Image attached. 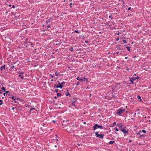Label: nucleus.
I'll list each match as a JSON object with an SVG mask.
<instances>
[{
	"mask_svg": "<svg viewBox=\"0 0 151 151\" xmlns=\"http://www.w3.org/2000/svg\"><path fill=\"white\" fill-rule=\"evenodd\" d=\"M125 111V110L124 109L120 108L117 110V112L116 113V114H118L119 115H120L121 114L123 113Z\"/></svg>",
	"mask_w": 151,
	"mask_h": 151,
	"instance_id": "obj_1",
	"label": "nucleus"
},
{
	"mask_svg": "<svg viewBox=\"0 0 151 151\" xmlns=\"http://www.w3.org/2000/svg\"><path fill=\"white\" fill-rule=\"evenodd\" d=\"M93 128L94 130L96 129L97 128H100V129H103V127L100 125H98L97 124H95L93 127Z\"/></svg>",
	"mask_w": 151,
	"mask_h": 151,
	"instance_id": "obj_2",
	"label": "nucleus"
},
{
	"mask_svg": "<svg viewBox=\"0 0 151 151\" xmlns=\"http://www.w3.org/2000/svg\"><path fill=\"white\" fill-rule=\"evenodd\" d=\"M121 131L124 134H127L128 132V130H126V127H125L123 129H120Z\"/></svg>",
	"mask_w": 151,
	"mask_h": 151,
	"instance_id": "obj_3",
	"label": "nucleus"
},
{
	"mask_svg": "<svg viewBox=\"0 0 151 151\" xmlns=\"http://www.w3.org/2000/svg\"><path fill=\"white\" fill-rule=\"evenodd\" d=\"M139 78V77L138 76H137V77H132L130 78L129 81L131 82V83H133V82L136 79H137Z\"/></svg>",
	"mask_w": 151,
	"mask_h": 151,
	"instance_id": "obj_4",
	"label": "nucleus"
},
{
	"mask_svg": "<svg viewBox=\"0 0 151 151\" xmlns=\"http://www.w3.org/2000/svg\"><path fill=\"white\" fill-rule=\"evenodd\" d=\"M24 73V72H21L20 73H19V76H20L21 78L23 79H24V76L22 75V74H23Z\"/></svg>",
	"mask_w": 151,
	"mask_h": 151,
	"instance_id": "obj_5",
	"label": "nucleus"
},
{
	"mask_svg": "<svg viewBox=\"0 0 151 151\" xmlns=\"http://www.w3.org/2000/svg\"><path fill=\"white\" fill-rule=\"evenodd\" d=\"M53 19V18L52 17H50V18L48 20L46 21V23L47 24H48V23H49L51 21H52Z\"/></svg>",
	"mask_w": 151,
	"mask_h": 151,
	"instance_id": "obj_6",
	"label": "nucleus"
},
{
	"mask_svg": "<svg viewBox=\"0 0 151 151\" xmlns=\"http://www.w3.org/2000/svg\"><path fill=\"white\" fill-rule=\"evenodd\" d=\"M77 79V80H78L79 81H84V79H86V78H80L79 77H77V78H76Z\"/></svg>",
	"mask_w": 151,
	"mask_h": 151,
	"instance_id": "obj_7",
	"label": "nucleus"
},
{
	"mask_svg": "<svg viewBox=\"0 0 151 151\" xmlns=\"http://www.w3.org/2000/svg\"><path fill=\"white\" fill-rule=\"evenodd\" d=\"M65 95L66 96H68L70 97H71V94L69 93L68 90L67 91V92L65 93Z\"/></svg>",
	"mask_w": 151,
	"mask_h": 151,
	"instance_id": "obj_8",
	"label": "nucleus"
},
{
	"mask_svg": "<svg viewBox=\"0 0 151 151\" xmlns=\"http://www.w3.org/2000/svg\"><path fill=\"white\" fill-rule=\"evenodd\" d=\"M6 93H8V95L10 96H12V95L11 94V93H10V92L9 91H5Z\"/></svg>",
	"mask_w": 151,
	"mask_h": 151,
	"instance_id": "obj_9",
	"label": "nucleus"
},
{
	"mask_svg": "<svg viewBox=\"0 0 151 151\" xmlns=\"http://www.w3.org/2000/svg\"><path fill=\"white\" fill-rule=\"evenodd\" d=\"M104 135L103 134H99V138H100L102 139L104 138Z\"/></svg>",
	"mask_w": 151,
	"mask_h": 151,
	"instance_id": "obj_10",
	"label": "nucleus"
},
{
	"mask_svg": "<svg viewBox=\"0 0 151 151\" xmlns=\"http://www.w3.org/2000/svg\"><path fill=\"white\" fill-rule=\"evenodd\" d=\"M5 65H4L3 66L0 67V69L1 70H2L3 69H4L5 68Z\"/></svg>",
	"mask_w": 151,
	"mask_h": 151,
	"instance_id": "obj_11",
	"label": "nucleus"
},
{
	"mask_svg": "<svg viewBox=\"0 0 151 151\" xmlns=\"http://www.w3.org/2000/svg\"><path fill=\"white\" fill-rule=\"evenodd\" d=\"M95 134L96 137H99L100 134L98 133L97 132H95Z\"/></svg>",
	"mask_w": 151,
	"mask_h": 151,
	"instance_id": "obj_12",
	"label": "nucleus"
},
{
	"mask_svg": "<svg viewBox=\"0 0 151 151\" xmlns=\"http://www.w3.org/2000/svg\"><path fill=\"white\" fill-rule=\"evenodd\" d=\"M57 95L58 97H60L61 96V94L60 93H57Z\"/></svg>",
	"mask_w": 151,
	"mask_h": 151,
	"instance_id": "obj_13",
	"label": "nucleus"
},
{
	"mask_svg": "<svg viewBox=\"0 0 151 151\" xmlns=\"http://www.w3.org/2000/svg\"><path fill=\"white\" fill-rule=\"evenodd\" d=\"M59 85H58V86H59V88H62L63 87V86L60 83H59Z\"/></svg>",
	"mask_w": 151,
	"mask_h": 151,
	"instance_id": "obj_14",
	"label": "nucleus"
},
{
	"mask_svg": "<svg viewBox=\"0 0 151 151\" xmlns=\"http://www.w3.org/2000/svg\"><path fill=\"white\" fill-rule=\"evenodd\" d=\"M76 101V100L75 99V101H72V104L75 106V102Z\"/></svg>",
	"mask_w": 151,
	"mask_h": 151,
	"instance_id": "obj_15",
	"label": "nucleus"
},
{
	"mask_svg": "<svg viewBox=\"0 0 151 151\" xmlns=\"http://www.w3.org/2000/svg\"><path fill=\"white\" fill-rule=\"evenodd\" d=\"M137 98L139 99L140 100H142V99H141V97L139 95H137Z\"/></svg>",
	"mask_w": 151,
	"mask_h": 151,
	"instance_id": "obj_16",
	"label": "nucleus"
},
{
	"mask_svg": "<svg viewBox=\"0 0 151 151\" xmlns=\"http://www.w3.org/2000/svg\"><path fill=\"white\" fill-rule=\"evenodd\" d=\"M115 142V141H110L109 142V144H113V143Z\"/></svg>",
	"mask_w": 151,
	"mask_h": 151,
	"instance_id": "obj_17",
	"label": "nucleus"
},
{
	"mask_svg": "<svg viewBox=\"0 0 151 151\" xmlns=\"http://www.w3.org/2000/svg\"><path fill=\"white\" fill-rule=\"evenodd\" d=\"M9 98H10V99H13V100H15V99L14 98V97L13 96H9Z\"/></svg>",
	"mask_w": 151,
	"mask_h": 151,
	"instance_id": "obj_18",
	"label": "nucleus"
},
{
	"mask_svg": "<svg viewBox=\"0 0 151 151\" xmlns=\"http://www.w3.org/2000/svg\"><path fill=\"white\" fill-rule=\"evenodd\" d=\"M60 83L63 86L65 85V82L64 81L61 83Z\"/></svg>",
	"mask_w": 151,
	"mask_h": 151,
	"instance_id": "obj_19",
	"label": "nucleus"
},
{
	"mask_svg": "<svg viewBox=\"0 0 151 151\" xmlns=\"http://www.w3.org/2000/svg\"><path fill=\"white\" fill-rule=\"evenodd\" d=\"M126 47L127 48V49L128 50V51L130 52V47Z\"/></svg>",
	"mask_w": 151,
	"mask_h": 151,
	"instance_id": "obj_20",
	"label": "nucleus"
},
{
	"mask_svg": "<svg viewBox=\"0 0 151 151\" xmlns=\"http://www.w3.org/2000/svg\"><path fill=\"white\" fill-rule=\"evenodd\" d=\"M69 50L71 52H72L73 51V48L72 47H71L70 49H69Z\"/></svg>",
	"mask_w": 151,
	"mask_h": 151,
	"instance_id": "obj_21",
	"label": "nucleus"
},
{
	"mask_svg": "<svg viewBox=\"0 0 151 151\" xmlns=\"http://www.w3.org/2000/svg\"><path fill=\"white\" fill-rule=\"evenodd\" d=\"M1 89L3 91H6V89L5 88L3 87V86H2V87L1 88Z\"/></svg>",
	"mask_w": 151,
	"mask_h": 151,
	"instance_id": "obj_22",
	"label": "nucleus"
},
{
	"mask_svg": "<svg viewBox=\"0 0 151 151\" xmlns=\"http://www.w3.org/2000/svg\"><path fill=\"white\" fill-rule=\"evenodd\" d=\"M54 86L55 88H59V86H58V85H57L56 84H55Z\"/></svg>",
	"mask_w": 151,
	"mask_h": 151,
	"instance_id": "obj_23",
	"label": "nucleus"
},
{
	"mask_svg": "<svg viewBox=\"0 0 151 151\" xmlns=\"http://www.w3.org/2000/svg\"><path fill=\"white\" fill-rule=\"evenodd\" d=\"M116 123L115 122H114L113 123L112 125L111 126V127H113L114 126V125L116 124Z\"/></svg>",
	"mask_w": 151,
	"mask_h": 151,
	"instance_id": "obj_24",
	"label": "nucleus"
},
{
	"mask_svg": "<svg viewBox=\"0 0 151 151\" xmlns=\"http://www.w3.org/2000/svg\"><path fill=\"white\" fill-rule=\"evenodd\" d=\"M123 42L124 44H125L127 43V41L125 40H123Z\"/></svg>",
	"mask_w": 151,
	"mask_h": 151,
	"instance_id": "obj_25",
	"label": "nucleus"
},
{
	"mask_svg": "<svg viewBox=\"0 0 151 151\" xmlns=\"http://www.w3.org/2000/svg\"><path fill=\"white\" fill-rule=\"evenodd\" d=\"M58 89H56L55 90V91L56 93H57L58 92Z\"/></svg>",
	"mask_w": 151,
	"mask_h": 151,
	"instance_id": "obj_26",
	"label": "nucleus"
},
{
	"mask_svg": "<svg viewBox=\"0 0 151 151\" xmlns=\"http://www.w3.org/2000/svg\"><path fill=\"white\" fill-rule=\"evenodd\" d=\"M85 42L86 43H90L87 40H85Z\"/></svg>",
	"mask_w": 151,
	"mask_h": 151,
	"instance_id": "obj_27",
	"label": "nucleus"
},
{
	"mask_svg": "<svg viewBox=\"0 0 151 151\" xmlns=\"http://www.w3.org/2000/svg\"><path fill=\"white\" fill-rule=\"evenodd\" d=\"M141 132L145 133L146 132V131L145 130H142Z\"/></svg>",
	"mask_w": 151,
	"mask_h": 151,
	"instance_id": "obj_28",
	"label": "nucleus"
},
{
	"mask_svg": "<svg viewBox=\"0 0 151 151\" xmlns=\"http://www.w3.org/2000/svg\"><path fill=\"white\" fill-rule=\"evenodd\" d=\"M27 43H28L29 44V45H32V43L31 42H27Z\"/></svg>",
	"mask_w": 151,
	"mask_h": 151,
	"instance_id": "obj_29",
	"label": "nucleus"
},
{
	"mask_svg": "<svg viewBox=\"0 0 151 151\" xmlns=\"http://www.w3.org/2000/svg\"><path fill=\"white\" fill-rule=\"evenodd\" d=\"M114 129H115V130L116 131H119L118 129L116 127Z\"/></svg>",
	"mask_w": 151,
	"mask_h": 151,
	"instance_id": "obj_30",
	"label": "nucleus"
},
{
	"mask_svg": "<svg viewBox=\"0 0 151 151\" xmlns=\"http://www.w3.org/2000/svg\"><path fill=\"white\" fill-rule=\"evenodd\" d=\"M75 32L77 33H79V32L77 30H75Z\"/></svg>",
	"mask_w": 151,
	"mask_h": 151,
	"instance_id": "obj_31",
	"label": "nucleus"
},
{
	"mask_svg": "<svg viewBox=\"0 0 151 151\" xmlns=\"http://www.w3.org/2000/svg\"><path fill=\"white\" fill-rule=\"evenodd\" d=\"M141 131H139V132L137 133V134L139 135L140 134V133H141Z\"/></svg>",
	"mask_w": 151,
	"mask_h": 151,
	"instance_id": "obj_32",
	"label": "nucleus"
},
{
	"mask_svg": "<svg viewBox=\"0 0 151 151\" xmlns=\"http://www.w3.org/2000/svg\"><path fill=\"white\" fill-rule=\"evenodd\" d=\"M50 75L52 78H53L54 77V76H53V75H52L51 74H50Z\"/></svg>",
	"mask_w": 151,
	"mask_h": 151,
	"instance_id": "obj_33",
	"label": "nucleus"
},
{
	"mask_svg": "<svg viewBox=\"0 0 151 151\" xmlns=\"http://www.w3.org/2000/svg\"><path fill=\"white\" fill-rule=\"evenodd\" d=\"M122 127H123V126H122V125H121V126H119V128H121V129H122Z\"/></svg>",
	"mask_w": 151,
	"mask_h": 151,
	"instance_id": "obj_34",
	"label": "nucleus"
},
{
	"mask_svg": "<svg viewBox=\"0 0 151 151\" xmlns=\"http://www.w3.org/2000/svg\"><path fill=\"white\" fill-rule=\"evenodd\" d=\"M79 84V82H78L76 84V86H78Z\"/></svg>",
	"mask_w": 151,
	"mask_h": 151,
	"instance_id": "obj_35",
	"label": "nucleus"
},
{
	"mask_svg": "<svg viewBox=\"0 0 151 151\" xmlns=\"http://www.w3.org/2000/svg\"><path fill=\"white\" fill-rule=\"evenodd\" d=\"M27 40H28V39H27V38H26V39L25 40V43H27V42H26V41H27Z\"/></svg>",
	"mask_w": 151,
	"mask_h": 151,
	"instance_id": "obj_36",
	"label": "nucleus"
},
{
	"mask_svg": "<svg viewBox=\"0 0 151 151\" xmlns=\"http://www.w3.org/2000/svg\"><path fill=\"white\" fill-rule=\"evenodd\" d=\"M14 65H12V66H11V68H14Z\"/></svg>",
	"mask_w": 151,
	"mask_h": 151,
	"instance_id": "obj_37",
	"label": "nucleus"
},
{
	"mask_svg": "<svg viewBox=\"0 0 151 151\" xmlns=\"http://www.w3.org/2000/svg\"><path fill=\"white\" fill-rule=\"evenodd\" d=\"M32 110H33L32 108H30V109L29 112H30Z\"/></svg>",
	"mask_w": 151,
	"mask_h": 151,
	"instance_id": "obj_38",
	"label": "nucleus"
},
{
	"mask_svg": "<svg viewBox=\"0 0 151 151\" xmlns=\"http://www.w3.org/2000/svg\"><path fill=\"white\" fill-rule=\"evenodd\" d=\"M55 76H58V74H57V72H55Z\"/></svg>",
	"mask_w": 151,
	"mask_h": 151,
	"instance_id": "obj_39",
	"label": "nucleus"
},
{
	"mask_svg": "<svg viewBox=\"0 0 151 151\" xmlns=\"http://www.w3.org/2000/svg\"><path fill=\"white\" fill-rule=\"evenodd\" d=\"M12 7L13 8H15V6L14 5H13L12 6Z\"/></svg>",
	"mask_w": 151,
	"mask_h": 151,
	"instance_id": "obj_40",
	"label": "nucleus"
},
{
	"mask_svg": "<svg viewBox=\"0 0 151 151\" xmlns=\"http://www.w3.org/2000/svg\"><path fill=\"white\" fill-rule=\"evenodd\" d=\"M6 93H4L3 94H4V96H6L7 95V94H6Z\"/></svg>",
	"mask_w": 151,
	"mask_h": 151,
	"instance_id": "obj_41",
	"label": "nucleus"
},
{
	"mask_svg": "<svg viewBox=\"0 0 151 151\" xmlns=\"http://www.w3.org/2000/svg\"><path fill=\"white\" fill-rule=\"evenodd\" d=\"M70 7H72V6H71V5H72V3H70Z\"/></svg>",
	"mask_w": 151,
	"mask_h": 151,
	"instance_id": "obj_42",
	"label": "nucleus"
},
{
	"mask_svg": "<svg viewBox=\"0 0 151 151\" xmlns=\"http://www.w3.org/2000/svg\"><path fill=\"white\" fill-rule=\"evenodd\" d=\"M131 9V7H129L128 8V10H130Z\"/></svg>",
	"mask_w": 151,
	"mask_h": 151,
	"instance_id": "obj_43",
	"label": "nucleus"
},
{
	"mask_svg": "<svg viewBox=\"0 0 151 151\" xmlns=\"http://www.w3.org/2000/svg\"><path fill=\"white\" fill-rule=\"evenodd\" d=\"M119 38H117L116 39V40L117 41H118L119 40Z\"/></svg>",
	"mask_w": 151,
	"mask_h": 151,
	"instance_id": "obj_44",
	"label": "nucleus"
},
{
	"mask_svg": "<svg viewBox=\"0 0 151 151\" xmlns=\"http://www.w3.org/2000/svg\"><path fill=\"white\" fill-rule=\"evenodd\" d=\"M14 107H12V110H14Z\"/></svg>",
	"mask_w": 151,
	"mask_h": 151,
	"instance_id": "obj_45",
	"label": "nucleus"
},
{
	"mask_svg": "<svg viewBox=\"0 0 151 151\" xmlns=\"http://www.w3.org/2000/svg\"><path fill=\"white\" fill-rule=\"evenodd\" d=\"M3 101V100H0V102L1 103Z\"/></svg>",
	"mask_w": 151,
	"mask_h": 151,
	"instance_id": "obj_46",
	"label": "nucleus"
},
{
	"mask_svg": "<svg viewBox=\"0 0 151 151\" xmlns=\"http://www.w3.org/2000/svg\"><path fill=\"white\" fill-rule=\"evenodd\" d=\"M127 58H128V57H125V59H127Z\"/></svg>",
	"mask_w": 151,
	"mask_h": 151,
	"instance_id": "obj_47",
	"label": "nucleus"
},
{
	"mask_svg": "<svg viewBox=\"0 0 151 151\" xmlns=\"http://www.w3.org/2000/svg\"><path fill=\"white\" fill-rule=\"evenodd\" d=\"M3 104V103H2L0 102V105H2Z\"/></svg>",
	"mask_w": 151,
	"mask_h": 151,
	"instance_id": "obj_48",
	"label": "nucleus"
},
{
	"mask_svg": "<svg viewBox=\"0 0 151 151\" xmlns=\"http://www.w3.org/2000/svg\"><path fill=\"white\" fill-rule=\"evenodd\" d=\"M50 27V25H48V26H47V28H49V27Z\"/></svg>",
	"mask_w": 151,
	"mask_h": 151,
	"instance_id": "obj_49",
	"label": "nucleus"
},
{
	"mask_svg": "<svg viewBox=\"0 0 151 151\" xmlns=\"http://www.w3.org/2000/svg\"><path fill=\"white\" fill-rule=\"evenodd\" d=\"M53 121V122H54V123H55L56 122V121H55V120H53V121Z\"/></svg>",
	"mask_w": 151,
	"mask_h": 151,
	"instance_id": "obj_50",
	"label": "nucleus"
},
{
	"mask_svg": "<svg viewBox=\"0 0 151 151\" xmlns=\"http://www.w3.org/2000/svg\"><path fill=\"white\" fill-rule=\"evenodd\" d=\"M77 145L78 146H80V145L78 144V143L77 144Z\"/></svg>",
	"mask_w": 151,
	"mask_h": 151,
	"instance_id": "obj_51",
	"label": "nucleus"
},
{
	"mask_svg": "<svg viewBox=\"0 0 151 151\" xmlns=\"http://www.w3.org/2000/svg\"><path fill=\"white\" fill-rule=\"evenodd\" d=\"M55 99H57V97L56 96H55L54 98Z\"/></svg>",
	"mask_w": 151,
	"mask_h": 151,
	"instance_id": "obj_52",
	"label": "nucleus"
},
{
	"mask_svg": "<svg viewBox=\"0 0 151 151\" xmlns=\"http://www.w3.org/2000/svg\"><path fill=\"white\" fill-rule=\"evenodd\" d=\"M119 53V52H116L117 54H118Z\"/></svg>",
	"mask_w": 151,
	"mask_h": 151,
	"instance_id": "obj_53",
	"label": "nucleus"
},
{
	"mask_svg": "<svg viewBox=\"0 0 151 151\" xmlns=\"http://www.w3.org/2000/svg\"><path fill=\"white\" fill-rule=\"evenodd\" d=\"M111 16H109V18H111Z\"/></svg>",
	"mask_w": 151,
	"mask_h": 151,
	"instance_id": "obj_54",
	"label": "nucleus"
},
{
	"mask_svg": "<svg viewBox=\"0 0 151 151\" xmlns=\"http://www.w3.org/2000/svg\"><path fill=\"white\" fill-rule=\"evenodd\" d=\"M35 108H32V109L33 110H34V109H35Z\"/></svg>",
	"mask_w": 151,
	"mask_h": 151,
	"instance_id": "obj_55",
	"label": "nucleus"
},
{
	"mask_svg": "<svg viewBox=\"0 0 151 151\" xmlns=\"http://www.w3.org/2000/svg\"><path fill=\"white\" fill-rule=\"evenodd\" d=\"M4 85V83H3L1 84V85H2V86L3 85Z\"/></svg>",
	"mask_w": 151,
	"mask_h": 151,
	"instance_id": "obj_56",
	"label": "nucleus"
},
{
	"mask_svg": "<svg viewBox=\"0 0 151 151\" xmlns=\"http://www.w3.org/2000/svg\"><path fill=\"white\" fill-rule=\"evenodd\" d=\"M11 6V4H10L9 5V6L10 7Z\"/></svg>",
	"mask_w": 151,
	"mask_h": 151,
	"instance_id": "obj_57",
	"label": "nucleus"
},
{
	"mask_svg": "<svg viewBox=\"0 0 151 151\" xmlns=\"http://www.w3.org/2000/svg\"><path fill=\"white\" fill-rule=\"evenodd\" d=\"M142 136H143L142 135H140V137H141Z\"/></svg>",
	"mask_w": 151,
	"mask_h": 151,
	"instance_id": "obj_58",
	"label": "nucleus"
},
{
	"mask_svg": "<svg viewBox=\"0 0 151 151\" xmlns=\"http://www.w3.org/2000/svg\"><path fill=\"white\" fill-rule=\"evenodd\" d=\"M1 92H0V93L1 94L2 93V92H1Z\"/></svg>",
	"mask_w": 151,
	"mask_h": 151,
	"instance_id": "obj_59",
	"label": "nucleus"
},
{
	"mask_svg": "<svg viewBox=\"0 0 151 151\" xmlns=\"http://www.w3.org/2000/svg\"><path fill=\"white\" fill-rule=\"evenodd\" d=\"M55 147H57V145H55Z\"/></svg>",
	"mask_w": 151,
	"mask_h": 151,
	"instance_id": "obj_60",
	"label": "nucleus"
},
{
	"mask_svg": "<svg viewBox=\"0 0 151 151\" xmlns=\"http://www.w3.org/2000/svg\"><path fill=\"white\" fill-rule=\"evenodd\" d=\"M53 81V80L52 79L51 80V81Z\"/></svg>",
	"mask_w": 151,
	"mask_h": 151,
	"instance_id": "obj_61",
	"label": "nucleus"
},
{
	"mask_svg": "<svg viewBox=\"0 0 151 151\" xmlns=\"http://www.w3.org/2000/svg\"><path fill=\"white\" fill-rule=\"evenodd\" d=\"M131 44H133V42H132L131 43Z\"/></svg>",
	"mask_w": 151,
	"mask_h": 151,
	"instance_id": "obj_62",
	"label": "nucleus"
},
{
	"mask_svg": "<svg viewBox=\"0 0 151 151\" xmlns=\"http://www.w3.org/2000/svg\"><path fill=\"white\" fill-rule=\"evenodd\" d=\"M84 124H86V122H84Z\"/></svg>",
	"mask_w": 151,
	"mask_h": 151,
	"instance_id": "obj_63",
	"label": "nucleus"
},
{
	"mask_svg": "<svg viewBox=\"0 0 151 151\" xmlns=\"http://www.w3.org/2000/svg\"><path fill=\"white\" fill-rule=\"evenodd\" d=\"M119 1H122L123 0H118Z\"/></svg>",
	"mask_w": 151,
	"mask_h": 151,
	"instance_id": "obj_64",
	"label": "nucleus"
}]
</instances>
